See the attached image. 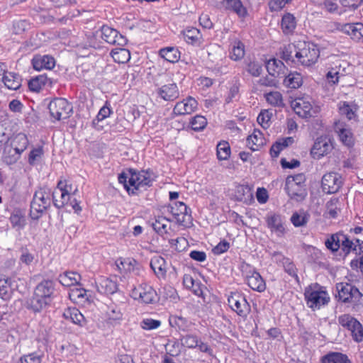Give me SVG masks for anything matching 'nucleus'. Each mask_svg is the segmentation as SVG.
<instances>
[{"label":"nucleus","instance_id":"nucleus-30","mask_svg":"<svg viewBox=\"0 0 363 363\" xmlns=\"http://www.w3.org/2000/svg\"><path fill=\"white\" fill-rule=\"evenodd\" d=\"M80 279V274L75 272H65L58 277L59 282L67 287L79 284Z\"/></svg>","mask_w":363,"mask_h":363},{"label":"nucleus","instance_id":"nucleus-11","mask_svg":"<svg viewBox=\"0 0 363 363\" xmlns=\"http://www.w3.org/2000/svg\"><path fill=\"white\" fill-rule=\"evenodd\" d=\"M228 302L230 308L241 317L246 318L250 311V306L245 297L238 292L231 293Z\"/></svg>","mask_w":363,"mask_h":363},{"label":"nucleus","instance_id":"nucleus-19","mask_svg":"<svg viewBox=\"0 0 363 363\" xmlns=\"http://www.w3.org/2000/svg\"><path fill=\"white\" fill-rule=\"evenodd\" d=\"M197 104V101L189 96L186 99L176 104L173 109V113L177 116L190 114L196 110Z\"/></svg>","mask_w":363,"mask_h":363},{"label":"nucleus","instance_id":"nucleus-62","mask_svg":"<svg viewBox=\"0 0 363 363\" xmlns=\"http://www.w3.org/2000/svg\"><path fill=\"white\" fill-rule=\"evenodd\" d=\"M41 361L42 356L36 353H31L21 357L19 363H41Z\"/></svg>","mask_w":363,"mask_h":363},{"label":"nucleus","instance_id":"nucleus-50","mask_svg":"<svg viewBox=\"0 0 363 363\" xmlns=\"http://www.w3.org/2000/svg\"><path fill=\"white\" fill-rule=\"evenodd\" d=\"M9 219L13 228L18 227V228H22L25 225L26 220L24 214L19 209L14 210Z\"/></svg>","mask_w":363,"mask_h":363},{"label":"nucleus","instance_id":"nucleus-6","mask_svg":"<svg viewBox=\"0 0 363 363\" xmlns=\"http://www.w3.org/2000/svg\"><path fill=\"white\" fill-rule=\"evenodd\" d=\"M336 289L338 294V299L345 303L357 305L360 303L363 294L354 286L348 283H337Z\"/></svg>","mask_w":363,"mask_h":363},{"label":"nucleus","instance_id":"nucleus-53","mask_svg":"<svg viewBox=\"0 0 363 363\" xmlns=\"http://www.w3.org/2000/svg\"><path fill=\"white\" fill-rule=\"evenodd\" d=\"M230 147L228 142H220L217 145V157L219 160H225L230 157Z\"/></svg>","mask_w":363,"mask_h":363},{"label":"nucleus","instance_id":"nucleus-9","mask_svg":"<svg viewBox=\"0 0 363 363\" xmlns=\"http://www.w3.org/2000/svg\"><path fill=\"white\" fill-rule=\"evenodd\" d=\"M48 108L50 116L57 121L69 118L72 112V104L62 98H57L51 101Z\"/></svg>","mask_w":363,"mask_h":363},{"label":"nucleus","instance_id":"nucleus-44","mask_svg":"<svg viewBox=\"0 0 363 363\" xmlns=\"http://www.w3.org/2000/svg\"><path fill=\"white\" fill-rule=\"evenodd\" d=\"M111 55L113 60L119 64L125 63L130 59L129 50L125 48H116L111 51Z\"/></svg>","mask_w":363,"mask_h":363},{"label":"nucleus","instance_id":"nucleus-45","mask_svg":"<svg viewBox=\"0 0 363 363\" xmlns=\"http://www.w3.org/2000/svg\"><path fill=\"white\" fill-rule=\"evenodd\" d=\"M302 82V77L298 72L290 73L284 79V84L291 89H298L301 86Z\"/></svg>","mask_w":363,"mask_h":363},{"label":"nucleus","instance_id":"nucleus-39","mask_svg":"<svg viewBox=\"0 0 363 363\" xmlns=\"http://www.w3.org/2000/svg\"><path fill=\"white\" fill-rule=\"evenodd\" d=\"M326 212L332 218L337 217L338 213L340 212L342 202L339 198L333 197L326 203Z\"/></svg>","mask_w":363,"mask_h":363},{"label":"nucleus","instance_id":"nucleus-48","mask_svg":"<svg viewBox=\"0 0 363 363\" xmlns=\"http://www.w3.org/2000/svg\"><path fill=\"white\" fill-rule=\"evenodd\" d=\"M108 321L111 324H118L122 319L123 313L120 308L116 306H110L106 312Z\"/></svg>","mask_w":363,"mask_h":363},{"label":"nucleus","instance_id":"nucleus-58","mask_svg":"<svg viewBox=\"0 0 363 363\" xmlns=\"http://www.w3.org/2000/svg\"><path fill=\"white\" fill-rule=\"evenodd\" d=\"M161 325V322L158 320H154L152 318H145L140 323V326L144 330H154L159 328Z\"/></svg>","mask_w":363,"mask_h":363},{"label":"nucleus","instance_id":"nucleus-28","mask_svg":"<svg viewBox=\"0 0 363 363\" xmlns=\"http://www.w3.org/2000/svg\"><path fill=\"white\" fill-rule=\"evenodd\" d=\"M247 285L254 291H257L259 292L264 291L266 285L264 279L261 277V275L257 272H253V273L250 275H247Z\"/></svg>","mask_w":363,"mask_h":363},{"label":"nucleus","instance_id":"nucleus-34","mask_svg":"<svg viewBox=\"0 0 363 363\" xmlns=\"http://www.w3.org/2000/svg\"><path fill=\"white\" fill-rule=\"evenodd\" d=\"M320 363H351V361L345 354L330 352L321 357Z\"/></svg>","mask_w":363,"mask_h":363},{"label":"nucleus","instance_id":"nucleus-21","mask_svg":"<svg viewBox=\"0 0 363 363\" xmlns=\"http://www.w3.org/2000/svg\"><path fill=\"white\" fill-rule=\"evenodd\" d=\"M222 8L236 13L240 18H245L247 15V11L240 0H222Z\"/></svg>","mask_w":363,"mask_h":363},{"label":"nucleus","instance_id":"nucleus-56","mask_svg":"<svg viewBox=\"0 0 363 363\" xmlns=\"http://www.w3.org/2000/svg\"><path fill=\"white\" fill-rule=\"evenodd\" d=\"M284 271L291 277H294L297 282H299V278L297 274V269L294 262L289 258L282 264Z\"/></svg>","mask_w":363,"mask_h":363},{"label":"nucleus","instance_id":"nucleus-5","mask_svg":"<svg viewBox=\"0 0 363 363\" xmlns=\"http://www.w3.org/2000/svg\"><path fill=\"white\" fill-rule=\"evenodd\" d=\"M320 57V50L316 45L310 42H299L295 57L298 64L310 67L315 64Z\"/></svg>","mask_w":363,"mask_h":363},{"label":"nucleus","instance_id":"nucleus-37","mask_svg":"<svg viewBox=\"0 0 363 363\" xmlns=\"http://www.w3.org/2000/svg\"><path fill=\"white\" fill-rule=\"evenodd\" d=\"M296 26V21L294 16L287 13L282 16L281 27L283 33L286 35L294 32Z\"/></svg>","mask_w":363,"mask_h":363},{"label":"nucleus","instance_id":"nucleus-4","mask_svg":"<svg viewBox=\"0 0 363 363\" xmlns=\"http://www.w3.org/2000/svg\"><path fill=\"white\" fill-rule=\"evenodd\" d=\"M304 297L306 305L313 311L318 310L328 305L330 298L324 287L318 284H311L306 288Z\"/></svg>","mask_w":363,"mask_h":363},{"label":"nucleus","instance_id":"nucleus-17","mask_svg":"<svg viewBox=\"0 0 363 363\" xmlns=\"http://www.w3.org/2000/svg\"><path fill=\"white\" fill-rule=\"evenodd\" d=\"M285 190L291 199L297 202L303 201L307 196L306 187L297 186L294 182H290V179H286Z\"/></svg>","mask_w":363,"mask_h":363},{"label":"nucleus","instance_id":"nucleus-25","mask_svg":"<svg viewBox=\"0 0 363 363\" xmlns=\"http://www.w3.org/2000/svg\"><path fill=\"white\" fill-rule=\"evenodd\" d=\"M184 40L189 44L199 46L203 43L202 35L196 28H187L183 31Z\"/></svg>","mask_w":363,"mask_h":363},{"label":"nucleus","instance_id":"nucleus-33","mask_svg":"<svg viewBox=\"0 0 363 363\" xmlns=\"http://www.w3.org/2000/svg\"><path fill=\"white\" fill-rule=\"evenodd\" d=\"M264 144V138L260 130H255L247 138V145L252 151H257Z\"/></svg>","mask_w":363,"mask_h":363},{"label":"nucleus","instance_id":"nucleus-26","mask_svg":"<svg viewBox=\"0 0 363 363\" xmlns=\"http://www.w3.org/2000/svg\"><path fill=\"white\" fill-rule=\"evenodd\" d=\"M335 130L344 145L348 147L354 145L353 134L350 129L345 128L341 123H336Z\"/></svg>","mask_w":363,"mask_h":363},{"label":"nucleus","instance_id":"nucleus-46","mask_svg":"<svg viewBox=\"0 0 363 363\" xmlns=\"http://www.w3.org/2000/svg\"><path fill=\"white\" fill-rule=\"evenodd\" d=\"M13 293V289L11 284V279H0V297L3 300H9Z\"/></svg>","mask_w":363,"mask_h":363},{"label":"nucleus","instance_id":"nucleus-29","mask_svg":"<svg viewBox=\"0 0 363 363\" xmlns=\"http://www.w3.org/2000/svg\"><path fill=\"white\" fill-rule=\"evenodd\" d=\"M63 317L66 320L72 321L73 323L83 326L85 323V318L82 313L74 307L66 308L63 313Z\"/></svg>","mask_w":363,"mask_h":363},{"label":"nucleus","instance_id":"nucleus-24","mask_svg":"<svg viewBox=\"0 0 363 363\" xmlns=\"http://www.w3.org/2000/svg\"><path fill=\"white\" fill-rule=\"evenodd\" d=\"M363 24L360 23H345L341 26L340 30L350 35L352 39L359 40L362 38Z\"/></svg>","mask_w":363,"mask_h":363},{"label":"nucleus","instance_id":"nucleus-41","mask_svg":"<svg viewBox=\"0 0 363 363\" xmlns=\"http://www.w3.org/2000/svg\"><path fill=\"white\" fill-rule=\"evenodd\" d=\"M160 56L169 62H177L180 58V52L176 48L167 47L160 50Z\"/></svg>","mask_w":363,"mask_h":363},{"label":"nucleus","instance_id":"nucleus-7","mask_svg":"<svg viewBox=\"0 0 363 363\" xmlns=\"http://www.w3.org/2000/svg\"><path fill=\"white\" fill-rule=\"evenodd\" d=\"M168 211L179 225L186 228L192 225L193 218L191 209L184 203L175 201L168 207Z\"/></svg>","mask_w":363,"mask_h":363},{"label":"nucleus","instance_id":"nucleus-31","mask_svg":"<svg viewBox=\"0 0 363 363\" xmlns=\"http://www.w3.org/2000/svg\"><path fill=\"white\" fill-rule=\"evenodd\" d=\"M294 143L293 137H286L277 140L270 148V155L272 157H277L281 150Z\"/></svg>","mask_w":363,"mask_h":363},{"label":"nucleus","instance_id":"nucleus-1","mask_svg":"<svg viewBox=\"0 0 363 363\" xmlns=\"http://www.w3.org/2000/svg\"><path fill=\"white\" fill-rule=\"evenodd\" d=\"M325 245L333 253L337 252L340 250V255H342L344 257L348 256L351 252L356 255L363 253V241L357 238L351 239L342 231L330 235L325 241Z\"/></svg>","mask_w":363,"mask_h":363},{"label":"nucleus","instance_id":"nucleus-18","mask_svg":"<svg viewBox=\"0 0 363 363\" xmlns=\"http://www.w3.org/2000/svg\"><path fill=\"white\" fill-rule=\"evenodd\" d=\"M332 148L330 139L326 137H320L314 143L311 152L314 158L319 159L330 152Z\"/></svg>","mask_w":363,"mask_h":363},{"label":"nucleus","instance_id":"nucleus-52","mask_svg":"<svg viewBox=\"0 0 363 363\" xmlns=\"http://www.w3.org/2000/svg\"><path fill=\"white\" fill-rule=\"evenodd\" d=\"M267 101L274 106L282 107L284 106L282 95L279 91H271L265 94Z\"/></svg>","mask_w":363,"mask_h":363},{"label":"nucleus","instance_id":"nucleus-55","mask_svg":"<svg viewBox=\"0 0 363 363\" xmlns=\"http://www.w3.org/2000/svg\"><path fill=\"white\" fill-rule=\"evenodd\" d=\"M191 128L195 131L202 130L207 125L206 118L201 115H196L190 121Z\"/></svg>","mask_w":363,"mask_h":363},{"label":"nucleus","instance_id":"nucleus-22","mask_svg":"<svg viewBox=\"0 0 363 363\" xmlns=\"http://www.w3.org/2000/svg\"><path fill=\"white\" fill-rule=\"evenodd\" d=\"M32 65L35 70L52 69L55 65V60L50 55H35L32 60Z\"/></svg>","mask_w":363,"mask_h":363},{"label":"nucleus","instance_id":"nucleus-13","mask_svg":"<svg viewBox=\"0 0 363 363\" xmlns=\"http://www.w3.org/2000/svg\"><path fill=\"white\" fill-rule=\"evenodd\" d=\"M323 191L326 194H335L342 185L340 174L336 172H329L323 175L321 181Z\"/></svg>","mask_w":363,"mask_h":363},{"label":"nucleus","instance_id":"nucleus-49","mask_svg":"<svg viewBox=\"0 0 363 363\" xmlns=\"http://www.w3.org/2000/svg\"><path fill=\"white\" fill-rule=\"evenodd\" d=\"M171 220L166 218L165 217L159 216L152 226L153 229L160 235H163L167 234V222H170Z\"/></svg>","mask_w":363,"mask_h":363},{"label":"nucleus","instance_id":"nucleus-47","mask_svg":"<svg viewBox=\"0 0 363 363\" xmlns=\"http://www.w3.org/2000/svg\"><path fill=\"white\" fill-rule=\"evenodd\" d=\"M69 298L76 303H82L88 301L87 291L82 288H75L69 293Z\"/></svg>","mask_w":363,"mask_h":363},{"label":"nucleus","instance_id":"nucleus-59","mask_svg":"<svg viewBox=\"0 0 363 363\" xmlns=\"http://www.w3.org/2000/svg\"><path fill=\"white\" fill-rule=\"evenodd\" d=\"M107 104V103L106 104ZM111 113V108L107 106V105H104L99 111L95 119L93 120L92 124L93 125H96L99 121H103L110 116Z\"/></svg>","mask_w":363,"mask_h":363},{"label":"nucleus","instance_id":"nucleus-61","mask_svg":"<svg viewBox=\"0 0 363 363\" xmlns=\"http://www.w3.org/2000/svg\"><path fill=\"white\" fill-rule=\"evenodd\" d=\"M291 0H271L269 2V8L271 11H279L286 4L290 3Z\"/></svg>","mask_w":363,"mask_h":363},{"label":"nucleus","instance_id":"nucleus-64","mask_svg":"<svg viewBox=\"0 0 363 363\" xmlns=\"http://www.w3.org/2000/svg\"><path fill=\"white\" fill-rule=\"evenodd\" d=\"M247 71L253 77H258L261 74L262 68L259 62H250L247 65Z\"/></svg>","mask_w":363,"mask_h":363},{"label":"nucleus","instance_id":"nucleus-51","mask_svg":"<svg viewBox=\"0 0 363 363\" xmlns=\"http://www.w3.org/2000/svg\"><path fill=\"white\" fill-rule=\"evenodd\" d=\"M310 216L304 211L294 213L291 217V221L296 227H302L307 224Z\"/></svg>","mask_w":363,"mask_h":363},{"label":"nucleus","instance_id":"nucleus-23","mask_svg":"<svg viewBox=\"0 0 363 363\" xmlns=\"http://www.w3.org/2000/svg\"><path fill=\"white\" fill-rule=\"evenodd\" d=\"M266 68L269 74L272 77L285 76L286 66L283 62L279 60L276 58L269 60L266 63Z\"/></svg>","mask_w":363,"mask_h":363},{"label":"nucleus","instance_id":"nucleus-35","mask_svg":"<svg viewBox=\"0 0 363 363\" xmlns=\"http://www.w3.org/2000/svg\"><path fill=\"white\" fill-rule=\"evenodd\" d=\"M267 226L275 231L279 235L284 234V227L280 215L274 213L267 216Z\"/></svg>","mask_w":363,"mask_h":363},{"label":"nucleus","instance_id":"nucleus-63","mask_svg":"<svg viewBox=\"0 0 363 363\" xmlns=\"http://www.w3.org/2000/svg\"><path fill=\"white\" fill-rule=\"evenodd\" d=\"M43 155V150L41 147L32 150L30 152L29 156H28L29 164H32V165L35 164L36 163V162L38 161L41 158Z\"/></svg>","mask_w":363,"mask_h":363},{"label":"nucleus","instance_id":"nucleus-32","mask_svg":"<svg viewBox=\"0 0 363 363\" xmlns=\"http://www.w3.org/2000/svg\"><path fill=\"white\" fill-rule=\"evenodd\" d=\"M3 82L5 86L12 90H17L21 86V77L19 74L14 72H4Z\"/></svg>","mask_w":363,"mask_h":363},{"label":"nucleus","instance_id":"nucleus-54","mask_svg":"<svg viewBox=\"0 0 363 363\" xmlns=\"http://www.w3.org/2000/svg\"><path fill=\"white\" fill-rule=\"evenodd\" d=\"M199 342V339L196 335L189 334L181 338L182 345L189 349L196 348Z\"/></svg>","mask_w":363,"mask_h":363},{"label":"nucleus","instance_id":"nucleus-60","mask_svg":"<svg viewBox=\"0 0 363 363\" xmlns=\"http://www.w3.org/2000/svg\"><path fill=\"white\" fill-rule=\"evenodd\" d=\"M272 116V113H269L268 111H261L260 113L258 115L257 121L259 124L262 125L264 128H267L269 127V121Z\"/></svg>","mask_w":363,"mask_h":363},{"label":"nucleus","instance_id":"nucleus-40","mask_svg":"<svg viewBox=\"0 0 363 363\" xmlns=\"http://www.w3.org/2000/svg\"><path fill=\"white\" fill-rule=\"evenodd\" d=\"M245 56V45L240 40H235L231 44L230 57L234 61L242 59Z\"/></svg>","mask_w":363,"mask_h":363},{"label":"nucleus","instance_id":"nucleus-20","mask_svg":"<svg viewBox=\"0 0 363 363\" xmlns=\"http://www.w3.org/2000/svg\"><path fill=\"white\" fill-rule=\"evenodd\" d=\"M291 106L295 113L301 118H309L313 116L312 105L303 98L296 99L292 101Z\"/></svg>","mask_w":363,"mask_h":363},{"label":"nucleus","instance_id":"nucleus-36","mask_svg":"<svg viewBox=\"0 0 363 363\" xmlns=\"http://www.w3.org/2000/svg\"><path fill=\"white\" fill-rule=\"evenodd\" d=\"M51 83L50 79L45 74H40L30 79L28 87L32 91L39 92L47 84H51Z\"/></svg>","mask_w":363,"mask_h":363},{"label":"nucleus","instance_id":"nucleus-43","mask_svg":"<svg viewBox=\"0 0 363 363\" xmlns=\"http://www.w3.org/2000/svg\"><path fill=\"white\" fill-rule=\"evenodd\" d=\"M118 290V285L116 281L108 279H103L99 286V291L106 294H113Z\"/></svg>","mask_w":363,"mask_h":363},{"label":"nucleus","instance_id":"nucleus-27","mask_svg":"<svg viewBox=\"0 0 363 363\" xmlns=\"http://www.w3.org/2000/svg\"><path fill=\"white\" fill-rule=\"evenodd\" d=\"M150 267L158 278H164L167 274V264L161 256H154L150 260Z\"/></svg>","mask_w":363,"mask_h":363},{"label":"nucleus","instance_id":"nucleus-57","mask_svg":"<svg viewBox=\"0 0 363 363\" xmlns=\"http://www.w3.org/2000/svg\"><path fill=\"white\" fill-rule=\"evenodd\" d=\"M169 242L171 245V247L174 248L178 252L183 251L187 245V240L182 237L175 239H170L169 240Z\"/></svg>","mask_w":363,"mask_h":363},{"label":"nucleus","instance_id":"nucleus-38","mask_svg":"<svg viewBox=\"0 0 363 363\" xmlns=\"http://www.w3.org/2000/svg\"><path fill=\"white\" fill-rule=\"evenodd\" d=\"M297 50V45L289 44L285 46L281 53V58L284 60L288 65H296L297 60L295 57V53Z\"/></svg>","mask_w":363,"mask_h":363},{"label":"nucleus","instance_id":"nucleus-3","mask_svg":"<svg viewBox=\"0 0 363 363\" xmlns=\"http://www.w3.org/2000/svg\"><path fill=\"white\" fill-rule=\"evenodd\" d=\"M51 190L45 186L35 191L30 203V216L33 220L39 219L51 205Z\"/></svg>","mask_w":363,"mask_h":363},{"label":"nucleus","instance_id":"nucleus-8","mask_svg":"<svg viewBox=\"0 0 363 363\" xmlns=\"http://www.w3.org/2000/svg\"><path fill=\"white\" fill-rule=\"evenodd\" d=\"M338 323L350 332L356 342L363 341V326L360 322L350 314H343L338 317Z\"/></svg>","mask_w":363,"mask_h":363},{"label":"nucleus","instance_id":"nucleus-16","mask_svg":"<svg viewBox=\"0 0 363 363\" xmlns=\"http://www.w3.org/2000/svg\"><path fill=\"white\" fill-rule=\"evenodd\" d=\"M156 93L160 98L166 101H173L179 96V88L174 82L161 86L157 89Z\"/></svg>","mask_w":363,"mask_h":363},{"label":"nucleus","instance_id":"nucleus-10","mask_svg":"<svg viewBox=\"0 0 363 363\" xmlns=\"http://www.w3.org/2000/svg\"><path fill=\"white\" fill-rule=\"evenodd\" d=\"M130 177L129 178V184L133 187L132 194H137V191L140 189H145L147 186H150L152 183V179L148 172L141 171L137 172L136 171L130 169Z\"/></svg>","mask_w":363,"mask_h":363},{"label":"nucleus","instance_id":"nucleus-2","mask_svg":"<svg viewBox=\"0 0 363 363\" xmlns=\"http://www.w3.org/2000/svg\"><path fill=\"white\" fill-rule=\"evenodd\" d=\"M55 283L44 279L37 284L32 298L28 302V308L35 313L42 311L49 306L55 298Z\"/></svg>","mask_w":363,"mask_h":363},{"label":"nucleus","instance_id":"nucleus-42","mask_svg":"<svg viewBox=\"0 0 363 363\" xmlns=\"http://www.w3.org/2000/svg\"><path fill=\"white\" fill-rule=\"evenodd\" d=\"M52 199L54 206L57 208H61L69 201L70 194L67 191L58 192L54 191L52 194Z\"/></svg>","mask_w":363,"mask_h":363},{"label":"nucleus","instance_id":"nucleus-14","mask_svg":"<svg viewBox=\"0 0 363 363\" xmlns=\"http://www.w3.org/2000/svg\"><path fill=\"white\" fill-rule=\"evenodd\" d=\"M17 139L23 141V145L18 147L17 146L6 145L3 152V160L7 164L14 163L19 157L20 155L26 148L27 139L25 135H19Z\"/></svg>","mask_w":363,"mask_h":363},{"label":"nucleus","instance_id":"nucleus-15","mask_svg":"<svg viewBox=\"0 0 363 363\" xmlns=\"http://www.w3.org/2000/svg\"><path fill=\"white\" fill-rule=\"evenodd\" d=\"M101 37L106 43L111 45L123 46L127 43V39L119 32L108 26H103L101 28Z\"/></svg>","mask_w":363,"mask_h":363},{"label":"nucleus","instance_id":"nucleus-12","mask_svg":"<svg viewBox=\"0 0 363 363\" xmlns=\"http://www.w3.org/2000/svg\"><path fill=\"white\" fill-rule=\"evenodd\" d=\"M130 296L145 303H152L155 300L157 293L151 286L144 283L134 286L130 291Z\"/></svg>","mask_w":363,"mask_h":363}]
</instances>
